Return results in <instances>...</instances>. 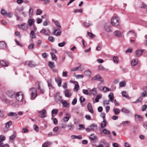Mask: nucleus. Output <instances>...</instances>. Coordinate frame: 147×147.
Masks as SVG:
<instances>
[{
	"label": "nucleus",
	"instance_id": "64",
	"mask_svg": "<svg viewBox=\"0 0 147 147\" xmlns=\"http://www.w3.org/2000/svg\"><path fill=\"white\" fill-rule=\"evenodd\" d=\"M52 114H57L58 113V110L57 109H53L51 112Z\"/></svg>",
	"mask_w": 147,
	"mask_h": 147
},
{
	"label": "nucleus",
	"instance_id": "37",
	"mask_svg": "<svg viewBox=\"0 0 147 147\" xmlns=\"http://www.w3.org/2000/svg\"><path fill=\"white\" fill-rule=\"evenodd\" d=\"M48 65L51 68H53L55 67L54 63L52 61H49V62Z\"/></svg>",
	"mask_w": 147,
	"mask_h": 147
},
{
	"label": "nucleus",
	"instance_id": "58",
	"mask_svg": "<svg viewBox=\"0 0 147 147\" xmlns=\"http://www.w3.org/2000/svg\"><path fill=\"white\" fill-rule=\"evenodd\" d=\"M34 129L37 132H38L39 131L38 127V126L36 125H34Z\"/></svg>",
	"mask_w": 147,
	"mask_h": 147
},
{
	"label": "nucleus",
	"instance_id": "25",
	"mask_svg": "<svg viewBox=\"0 0 147 147\" xmlns=\"http://www.w3.org/2000/svg\"><path fill=\"white\" fill-rule=\"evenodd\" d=\"M109 100L111 102L113 101L114 97L113 94L112 93H110L108 95Z\"/></svg>",
	"mask_w": 147,
	"mask_h": 147
},
{
	"label": "nucleus",
	"instance_id": "12",
	"mask_svg": "<svg viewBox=\"0 0 147 147\" xmlns=\"http://www.w3.org/2000/svg\"><path fill=\"white\" fill-rule=\"evenodd\" d=\"M56 82L57 84L59 87H60L61 86L62 80L59 78H55Z\"/></svg>",
	"mask_w": 147,
	"mask_h": 147
},
{
	"label": "nucleus",
	"instance_id": "59",
	"mask_svg": "<svg viewBox=\"0 0 147 147\" xmlns=\"http://www.w3.org/2000/svg\"><path fill=\"white\" fill-rule=\"evenodd\" d=\"M147 108V105H144L142 107V111H144L146 110Z\"/></svg>",
	"mask_w": 147,
	"mask_h": 147
},
{
	"label": "nucleus",
	"instance_id": "8",
	"mask_svg": "<svg viewBox=\"0 0 147 147\" xmlns=\"http://www.w3.org/2000/svg\"><path fill=\"white\" fill-rule=\"evenodd\" d=\"M46 111L45 109H43L42 110L39 111L38 113L39 114V116L41 118H44L46 115Z\"/></svg>",
	"mask_w": 147,
	"mask_h": 147
},
{
	"label": "nucleus",
	"instance_id": "9",
	"mask_svg": "<svg viewBox=\"0 0 147 147\" xmlns=\"http://www.w3.org/2000/svg\"><path fill=\"white\" fill-rule=\"evenodd\" d=\"M40 32L44 34L45 35L49 36L50 35V32L49 30H46L45 29L43 28L40 31Z\"/></svg>",
	"mask_w": 147,
	"mask_h": 147
},
{
	"label": "nucleus",
	"instance_id": "4",
	"mask_svg": "<svg viewBox=\"0 0 147 147\" xmlns=\"http://www.w3.org/2000/svg\"><path fill=\"white\" fill-rule=\"evenodd\" d=\"M24 97V95L21 92H17L16 95V100L19 101L22 100Z\"/></svg>",
	"mask_w": 147,
	"mask_h": 147
},
{
	"label": "nucleus",
	"instance_id": "47",
	"mask_svg": "<svg viewBox=\"0 0 147 147\" xmlns=\"http://www.w3.org/2000/svg\"><path fill=\"white\" fill-rule=\"evenodd\" d=\"M30 36L32 38H35L36 36L35 35V32L33 30H32L31 31Z\"/></svg>",
	"mask_w": 147,
	"mask_h": 147
},
{
	"label": "nucleus",
	"instance_id": "19",
	"mask_svg": "<svg viewBox=\"0 0 147 147\" xmlns=\"http://www.w3.org/2000/svg\"><path fill=\"white\" fill-rule=\"evenodd\" d=\"M19 27L23 30H26L28 28V25L27 24H23L21 25Z\"/></svg>",
	"mask_w": 147,
	"mask_h": 147
},
{
	"label": "nucleus",
	"instance_id": "18",
	"mask_svg": "<svg viewBox=\"0 0 147 147\" xmlns=\"http://www.w3.org/2000/svg\"><path fill=\"white\" fill-rule=\"evenodd\" d=\"M7 115L8 116H15V118L16 119H17L18 118V117L16 113L10 112Z\"/></svg>",
	"mask_w": 147,
	"mask_h": 147
},
{
	"label": "nucleus",
	"instance_id": "14",
	"mask_svg": "<svg viewBox=\"0 0 147 147\" xmlns=\"http://www.w3.org/2000/svg\"><path fill=\"white\" fill-rule=\"evenodd\" d=\"M97 91L96 88H94L89 91V94L90 95H92L94 96L96 94Z\"/></svg>",
	"mask_w": 147,
	"mask_h": 147
},
{
	"label": "nucleus",
	"instance_id": "41",
	"mask_svg": "<svg viewBox=\"0 0 147 147\" xmlns=\"http://www.w3.org/2000/svg\"><path fill=\"white\" fill-rule=\"evenodd\" d=\"M63 104L64 107H68L69 105L67 101L66 100H64L61 102Z\"/></svg>",
	"mask_w": 147,
	"mask_h": 147
},
{
	"label": "nucleus",
	"instance_id": "48",
	"mask_svg": "<svg viewBox=\"0 0 147 147\" xmlns=\"http://www.w3.org/2000/svg\"><path fill=\"white\" fill-rule=\"evenodd\" d=\"M0 147H10L9 145L7 144H4L2 142H1L0 144Z\"/></svg>",
	"mask_w": 147,
	"mask_h": 147
},
{
	"label": "nucleus",
	"instance_id": "7",
	"mask_svg": "<svg viewBox=\"0 0 147 147\" xmlns=\"http://www.w3.org/2000/svg\"><path fill=\"white\" fill-rule=\"evenodd\" d=\"M104 29L106 31L108 32H112L111 26L109 24L106 23L104 26Z\"/></svg>",
	"mask_w": 147,
	"mask_h": 147
},
{
	"label": "nucleus",
	"instance_id": "33",
	"mask_svg": "<svg viewBox=\"0 0 147 147\" xmlns=\"http://www.w3.org/2000/svg\"><path fill=\"white\" fill-rule=\"evenodd\" d=\"M126 81L125 80L119 83V86L120 87H124L126 85Z\"/></svg>",
	"mask_w": 147,
	"mask_h": 147
},
{
	"label": "nucleus",
	"instance_id": "51",
	"mask_svg": "<svg viewBox=\"0 0 147 147\" xmlns=\"http://www.w3.org/2000/svg\"><path fill=\"white\" fill-rule=\"evenodd\" d=\"M1 99L3 101H5L6 103H8L10 102L9 100L8 99L4 97L1 98Z\"/></svg>",
	"mask_w": 147,
	"mask_h": 147
},
{
	"label": "nucleus",
	"instance_id": "29",
	"mask_svg": "<svg viewBox=\"0 0 147 147\" xmlns=\"http://www.w3.org/2000/svg\"><path fill=\"white\" fill-rule=\"evenodd\" d=\"M138 63V60L137 59H134L132 60L131 62V63L132 65L133 66H135Z\"/></svg>",
	"mask_w": 147,
	"mask_h": 147
},
{
	"label": "nucleus",
	"instance_id": "23",
	"mask_svg": "<svg viewBox=\"0 0 147 147\" xmlns=\"http://www.w3.org/2000/svg\"><path fill=\"white\" fill-rule=\"evenodd\" d=\"M60 29L55 30L53 34L56 36H60L61 35V32L60 31Z\"/></svg>",
	"mask_w": 147,
	"mask_h": 147
},
{
	"label": "nucleus",
	"instance_id": "2",
	"mask_svg": "<svg viewBox=\"0 0 147 147\" xmlns=\"http://www.w3.org/2000/svg\"><path fill=\"white\" fill-rule=\"evenodd\" d=\"M29 91L31 95V99H34L37 95L36 89L34 87H32L30 89Z\"/></svg>",
	"mask_w": 147,
	"mask_h": 147
},
{
	"label": "nucleus",
	"instance_id": "31",
	"mask_svg": "<svg viewBox=\"0 0 147 147\" xmlns=\"http://www.w3.org/2000/svg\"><path fill=\"white\" fill-rule=\"evenodd\" d=\"M84 73L85 75L89 77H90L92 72L90 71L86 70L84 71Z\"/></svg>",
	"mask_w": 147,
	"mask_h": 147
},
{
	"label": "nucleus",
	"instance_id": "40",
	"mask_svg": "<svg viewBox=\"0 0 147 147\" xmlns=\"http://www.w3.org/2000/svg\"><path fill=\"white\" fill-rule=\"evenodd\" d=\"M12 123V121H10L6 123L5 127L7 128H9L11 125Z\"/></svg>",
	"mask_w": 147,
	"mask_h": 147
},
{
	"label": "nucleus",
	"instance_id": "55",
	"mask_svg": "<svg viewBox=\"0 0 147 147\" xmlns=\"http://www.w3.org/2000/svg\"><path fill=\"white\" fill-rule=\"evenodd\" d=\"M66 42L65 41L61 43H59L58 44V46L59 47H63L66 44Z\"/></svg>",
	"mask_w": 147,
	"mask_h": 147
},
{
	"label": "nucleus",
	"instance_id": "28",
	"mask_svg": "<svg viewBox=\"0 0 147 147\" xmlns=\"http://www.w3.org/2000/svg\"><path fill=\"white\" fill-rule=\"evenodd\" d=\"M6 47V43L4 41L0 42V49H3L5 48Z\"/></svg>",
	"mask_w": 147,
	"mask_h": 147
},
{
	"label": "nucleus",
	"instance_id": "61",
	"mask_svg": "<svg viewBox=\"0 0 147 147\" xmlns=\"http://www.w3.org/2000/svg\"><path fill=\"white\" fill-rule=\"evenodd\" d=\"M101 96L100 95H97L95 99L96 102H98L99 101V99L101 98Z\"/></svg>",
	"mask_w": 147,
	"mask_h": 147
},
{
	"label": "nucleus",
	"instance_id": "53",
	"mask_svg": "<svg viewBox=\"0 0 147 147\" xmlns=\"http://www.w3.org/2000/svg\"><path fill=\"white\" fill-rule=\"evenodd\" d=\"M102 90H103L105 92H106L107 91H109L111 90L110 88L105 87H104L102 88Z\"/></svg>",
	"mask_w": 147,
	"mask_h": 147
},
{
	"label": "nucleus",
	"instance_id": "57",
	"mask_svg": "<svg viewBox=\"0 0 147 147\" xmlns=\"http://www.w3.org/2000/svg\"><path fill=\"white\" fill-rule=\"evenodd\" d=\"M76 77L77 79L82 78L84 77L83 75H77L76 76Z\"/></svg>",
	"mask_w": 147,
	"mask_h": 147
},
{
	"label": "nucleus",
	"instance_id": "62",
	"mask_svg": "<svg viewBox=\"0 0 147 147\" xmlns=\"http://www.w3.org/2000/svg\"><path fill=\"white\" fill-rule=\"evenodd\" d=\"M42 12V11L40 9H38L36 11V14L37 15H40L41 14Z\"/></svg>",
	"mask_w": 147,
	"mask_h": 147
},
{
	"label": "nucleus",
	"instance_id": "34",
	"mask_svg": "<svg viewBox=\"0 0 147 147\" xmlns=\"http://www.w3.org/2000/svg\"><path fill=\"white\" fill-rule=\"evenodd\" d=\"M131 34L130 36L132 37L136 36V34L133 31H129L127 34Z\"/></svg>",
	"mask_w": 147,
	"mask_h": 147
},
{
	"label": "nucleus",
	"instance_id": "17",
	"mask_svg": "<svg viewBox=\"0 0 147 147\" xmlns=\"http://www.w3.org/2000/svg\"><path fill=\"white\" fill-rule=\"evenodd\" d=\"M113 34L115 36L118 37H121L122 34L121 32L118 30L115 31L113 32Z\"/></svg>",
	"mask_w": 147,
	"mask_h": 147
},
{
	"label": "nucleus",
	"instance_id": "43",
	"mask_svg": "<svg viewBox=\"0 0 147 147\" xmlns=\"http://www.w3.org/2000/svg\"><path fill=\"white\" fill-rule=\"evenodd\" d=\"M55 24L57 26V28L58 29H59V28L61 29V27L60 25V24L57 21H55Z\"/></svg>",
	"mask_w": 147,
	"mask_h": 147
},
{
	"label": "nucleus",
	"instance_id": "21",
	"mask_svg": "<svg viewBox=\"0 0 147 147\" xmlns=\"http://www.w3.org/2000/svg\"><path fill=\"white\" fill-rule=\"evenodd\" d=\"M36 65L34 62L32 61H30L28 64V66L31 67H34Z\"/></svg>",
	"mask_w": 147,
	"mask_h": 147
},
{
	"label": "nucleus",
	"instance_id": "39",
	"mask_svg": "<svg viewBox=\"0 0 147 147\" xmlns=\"http://www.w3.org/2000/svg\"><path fill=\"white\" fill-rule=\"evenodd\" d=\"M1 13L2 15L5 16H7V12L4 9H3L1 10Z\"/></svg>",
	"mask_w": 147,
	"mask_h": 147
},
{
	"label": "nucleus",
	"instance_id": "60",
	"mask_svg": "<svg viewBox=\"0 0 147 147\" xmlns=\"http://www.w3.org/2000/svg\"><path fill=\"white\" fill-rule=\"evenodd\" d=\"M5 139V138L4 136L1 135L0 136V142L2 141H4Z\"/></svg>",
	"mask_w": 147,
	"mask_h": 147
},
{
	"label": "nucleus",
	"instance_id": "30",
	"mask_svg": "<svg viewBox=\"0 0 147 147\" xmlns=\"http://www.w3.org/2000/svg\"><path fill=\"white\" fill-rule=\"evenodd\" d=\"M90 138L92 140H95L97 139V137L94 134H92L90 135Z\"/></svg>",
	"mask_w": 147,
	"mask_h": 147
},
{
	"label": "nucleus",
	"instance_id": "3",
	"mask_svg": "<svg viewBox=\"0 0 147 147\" xmlns=\"http://www.w3.org/2000/svg\"><path fill=\"white\" fill-rule=\"evenodd\" d=\"M91 80L94 81H100L101 82H103L104 81V80L102 78L99 74H97L92 77L91 79Z\"/></svg>",
	"mask_w": 147,
	"mask_h": 147
},
{
	"label": "nucleus",
	"instance_id": "46",
	"mask_svg": "<svg viewBox=\"0 0 147 147\" xmlns=\"http://www.w3.org/2000/svg\"><path fill=\"white\" fill-rule=\"evenodd\" d=\"M113 61L114 63L117 64L118 63V59L117 57L114 56L113 57Z\"/></svg>",
	"mask_w": 147,
	"mask_h": 147
},
{
	"label": "nucleus",
	"instance_id": "5",
	"mask_svg": "<svg viewBox=\"0 0 147 147\" xmlns=\"http://www.w3.org/2000/svg\"><path fill=\"white\" fill-rule=\"evenodd\" d=\"M55 101L57 102H62V97L60 96L59 94L58 93H56L54 96Z\"/></svg>",
	"mask_w": 147,
	"mask_h": 147
},
{
	"label": "nucleus",
	"instance_id": "63",
	"mask_svg": "<svg viewBox=\"0 0 147 147\" xmlns=\"http://www.w3.org/2000/svg\"><path fill=\"white\" fill-rule=\"evenodd\" d=\"M82 92L84 94L87 95H88L89 94L88 91L87 90L83 89Z\"/></svg>",
	"mask_w": 147,
	"mask_h": 147
},
{
	"label": "nucleus",
	"instance_id": "49",
	"mask_svg": "<svg viewBox=\"0 0 147 147\" xmlns=\"http://www.w3.org/2000/svg\"><path fill=\"white\" fill-rule=\"evenodd\" d=\"M122 96L123 97H125L126 98H128V96L127 95L125 91H123L122 92Z\"/></svg>",
	"mask_w": 147,
	"mask_h": 147
},
{
	"label": "nucleus",
	"instance_id": "54",
	"mask_svg": "<svg viewBox=\"0 0 147 147\" xmlns=\"http://www.w3.org/2000/svg\"><path fill=\"white\" fill-rule=\"evenodd\" d=\"M142 97H140L136 101L133 102V103H136L139 102H142Z\"/></svg>",
	"mask_w": 147,
	"mask_h": 147
},
{
	"label": "nucleus",
	"instance_id": "24",
	"mask_svg": "<svg viewBox=\"0 0 147 147\" xmlns=\"http://www.w3.org/2000/svg\"><path fill=\"white\" fill-rule=\"evenodd\" d=\"M121 111L124 113L125 114H128L130 113V111L125 108H123L121 110Z\"/></svg>",
	"mask_w": 147,
	"mask_h": 147
},
{
	"label": "nucleus",
	"instance_id": "45",
	"mask_svg": "<svg viewBox=\"0 0 147 147\" xmlns=\"http://www.w3.org/2000/svg\"><path fill=\"white\" fill-rule=\"evenodd\" d=\"M102 132L104 134L106 135H109L110 133V131H109L107 130L106 129H103L102 130Z\"/></svg>",
	"mask_w": 147,
	"mask_h": 147
},
{
	"label": "nucleus",
	"instance_id": "10",
	"mask_svg": "<svg viewBox=\"0 0 147 147\" xmlns=\"http://www.w3.org/2000/svg\"><path fill=\"white\" fill-rule=\"evenodd\" d=\"M144 51V49H138L136 51V55L137 57H140L143 53Z\"/></svg>",
	"mask_w": 147,
	"mask_h": 147
},
{
	"label": "nucleus",
	"instance_id": "27",
	"mask_svg": "<svg viewBox=\"0 0 147 147\" xmlns=\"http://www.w3.org/2000/svg\"><path fill=\"white\" fill-rule=\"evenodd\" d=\"M107 123L106 122L105 119H104L103 121L101 123L100 126L101 127L103 128L106 126Z\"/></svg>",
	"mask_w": 147,
	"mask_h": 147
},
{
	"label": "nucleus",
	"instance_id": "26",
	"mask_svg": "<svg viewBox=\"0 0 147 147\" xmlns=\"http://www.w3.org/2000/svg\"><path fill=\"white\" fill-rule=\"evenodd\" d=\"M71 138L72 139H81L82 138V136L81 135H79L78 136L76 135H72L71 136Z\"/></svg>",
	"mask_w": 147,
	"mask_h": 147
},
{
	"label": "nucleus",
	"instance_id": "36",
	"mask_svg": "<svg viewBox=\"0 0 147 147\" xmlns=\"http://www.w3.org/2000/svg\"><path fill=\"white\" fill-rule=\"evenodd\" d=\"M35 21L34 20L32 19H30L28 20V25L29 26H31L33 23Z\"/></svg>",
	"mask_w": 147,
	"mask_h": 147
},
{
	"label": "nucleus",
	"instance_id": "56",
	"mask_svg": "<svg viewBox=\"0 0 147 147\" xmlns=\"http://www.w3.org/2000/svg\"><path fill=\"white\" fill-rule=\"evenodd\" d=\"M79 88V86L78 84H76L75 85V86L74 88V90H76V91H78Z\"/></svg>",
	"mask_w": 147,
	"mask_h": 147
},
{
	"label": "nucleus",
	"instance_id": "35",
	"mask_svg": "<svg viewBox=\"0 0 147 147\" xmlns=\"http://www.w3.org/2000/svg\"><path fill=\"white\" fill-rule=\"evenodd\" d=\"M51 79H50L47 81L48 86L49 87L50 89H52L53 88V87L51 84Z\"/></svg>",
	"mask_w": 147,
	"mask_h": 147
},
{
	"label": "nucleus",
	"instance_id": "50",
	"mask_svg": "<svg viewBox=\"0 0 147 147\" xmlns=\"http://www.w3.org/2000/svg\"><path fill=\"white\" fill-rule=\"evenodd\" d=\"M87 33L88 35L91 38H93L95 37L94 34L92 33L88 32Z\"/></svg>",
	"mask_w": 147,
	"mask_h": 147
},
{
	"label": "nucleus",
	"instance_id": "32",
	"mask_svg": "<svg viewBox=\"0 0 147 147\" xmlns=\"http://www.w3.org/2000/svg\"><path fill=\"white\" fill-rule=\"evenodd\" d=\"M113 111L114 112V113L115 115L119 114L120 112V110L117 108H114L113 109Z\"/></svg>",
	"mask_w": 147,
	"mask_h": 147
},
{
	"label": "nucleus",
	"instance_id": "11",
	"mask_svg": "<svg viewBox=\"0 0 147 147\" xmlns=\"http://www.w3.org/2000/svg\"><path fill=\"white\" fill-rule=\"evenodd\" d=\"M0 65L2 66H8L9 65V63L5 60H2L0 61Z\"/></svg>",
	"mask_w": 147,
	"mask_h": 147
},
{
	"label": "nucleus",
	"instance_id": "38",
	"mask_svg": "<svg viewBox=\"0 0 147 147\" xmlns=\"http://www.w3.org/2000/svg\"><path fill=\"white\" fill-rule=\"evenodd\" d=\"M50 54L52 56V60L56 61L57 60V58L56 57V56L53 53L51 52L50 53Z\"/></svg>",
	"mask_w": 147,
	"mask_h": 147
},
{
	"label": "nucleus",
	"instance_id": "44",
	"mask_svg": "<svg viewBox=\"0 0 147 147\" xmlns=\"http://www.w3.org/2000/svg\"><path fill=\"white\" fill-rule=\"evenodd\" d=\"M135 116L136 118V117L137 118L138 121H141L142 120V117L140 115H135Z\"/></svg>",
	"mask_w": 147,
	"mask_h": 147
},
{
	"label": "nucleus",
	"instance_id": "13",
	"mask_svg": "<svg viewBox=\"0 0 147 147\" xmlns=\"http://www.w3.org/2000/svg\"><path fill=\"white\" fill-rule=\"evenodd\" d=\"M81 65H80L78 67H74L73 68H72L71 69V71H76L78 70L80 68V69L79 70V71H83L84 69L83 68H82L81 67Z\"/></svg>",
	"mask_w": 147,
	"mask_h": 147
},
{
	"label": "nucleus",
	"instance_id": "22",
	"mask_svg": "<svg viewBox=\"0 0 147 147\" xmlns=\"http://www.w3.org/2000/svg\"><path fill=\"white\" fill-rule=\"evenodd\" d=\"M7 94L10 98H12L14 94V93L12 91H9L7 92Z\"/></svg>",
	"mask_w": 147,
	"mask_h": 147
},
{
	"label": "nucleus",
	"instance_id": "6",
	"mask_svg": "<svg viewBox=\"0 0 147 147\" xmlns=\"http://www.w3.org/2000/svg\"><path fill=\"white\" fill-rule=\"evenodd\" d=\"M97 126L96 125L93 124L90 125L89 127L87 128L86 129V131L89 132L90 131H93L95 128H96Z\"/></svg>",
	"mask_w": 147,
	"mask_h": 147
},
{
	"label": "nucleus",
	"instance_id": "42",
	"mask_svg": "<svg viewBox=\"0 0 147 147\" xmlns=\"http://www.w3.org/2000/svg\"><path fill=\"white\" fill-rule=\"evenodd\" d=\"M67 126L69 128V130H71L74 128V126L71 123H70L68 124L67 125Z\"/></svg>",
	"mask_w": 147,
	"mask_h": 147
},
{
	"label": "nucleus",
	"instance_id": "16",
	"mask_svg": "<svg viewBox=\"0 0 147 147\" xmlns=\"http://www.w3.org/2000/svg\"><path fill=\"white\" fill-rule=\"evenodd\" d=\"M87 108L88 111L90 113H94L93 108L92 107L91 104L90 103H88L87 105Z\"/></svg>",
	"mask_w": 147,
	"mask_h": 147
},
{
	"label": "nucleus",
	"instance_id": "1",
	"mask_svg": "<svg viewBox=\"0 0 147 147\" xmlns=\"http://www.w3.org/2000/svg\"><path fill=\"white\" fill-rule=\"evenodd\" d=\"M119 19L116 16L113 17L111 20V24L113 26H117L119 24Z\"/></svg>",
	"mask_w": 147,
	"mask_h": 147
},
{
	"label": "nucleus",
	"instance_id": "15",
	"mask_svg": "<svg viewBox=\"0 0 147 147\" xmlns=\"http://www.w3.org/2000/svg\"><path fill=\"white\" fill-rule=\"evenodd\" d=\"M65 97L69 98L71 95V94L70 93V90L68 89H66L65 91Z\"/></svg>",
	"mask_w": 147,
	"mask_h": 147
},
{
	"label": "nucleus",
	"instance_id": "20",
	"mask_svg": "<svg viewBox=\"0 0 147 147\" xmlns=\"http://www.w3.org/2000/svg\"><path fill=\"white\" fill-rule=\"evenodd\" d=\"M98 68L99 70L107 71L109 69L105 68L102 65H100L98 66Z\"/></svg>",
	"mask_w": 147,
	"mask_h": 147
},
{
	"label": "nucleus",
	"instance_id": "52",
	"mask_svg": "<svg viewBox=\"0 0 147 147\" xmlns=\"http://www.w3.org/2000/svg\"><path fill=\"white\" fill-rule=\"evenodd\" d=\"M33 12V9L31 8L30 9L29 11V16L30 18H31L32 16V14Z\"/></svg>",
	"mask_w": 147,
	"mask_h": 147
}]
</instances>
